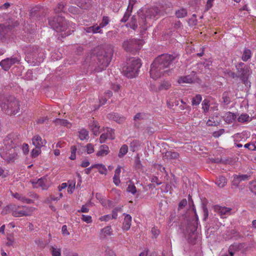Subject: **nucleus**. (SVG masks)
Instances as JSON below:
<instances>
[{"mask_svg":"<svg viewBox=\"0 0 256 256\" xmlns=\"http://www.w3.org/2000/svg\"><path fill=\"white\" fill-rule=\"evenodd\" d=\"M8 28L4 24H0V41L4 42L7 38Z\"/></svg>","mask_w":256,"mask_h":256,"instance_id":"obj_19","label":"nucleus"},{"mask_svg":"<svg viewBox=\"0 0 256 256\" xmlns=\"http://www.w3.org/2000/svg\"><path fill=\"white\" fill-rule=\"evenodd\" d=\"M13 196L15 198H17L18 200L24 202H26V204H31L33 202L32 200L29 199V198H27L21 196L20 194H18V192L14 193L13 194Z\"/></svg>","mask_w":256,"mask_h":256,"instance_id":"obj_25","label":"nucleus"},{"mask_svg":"<svg viewBox=\"0 0 256 256\" xmlns=\"http://www.w3.org/2000/svg\"><path fill=\"white\" fill-rule=\"evenodd\" d=\"M149 114L146 112H138L137 113L134 118V120L135 121L136 120H143L148 119L149 118Z\"/></svg>","mask_w":256,"mask_h":256,"instance_id":"obj_23","label":"nucleus"},{"mask_svg":"<svg viewBox=\"0 0 256 256\" xmlns=\"http://www.w3.org/2000/svg\"><path fill=\"white\" fill-rule=\"evenodd\" d=\"M192 82L193 80L191 76L190 75L184 76H181L178 78V82L180 84L184 83L190 84L192 83Z\"/></svg>","mask_w":256,"mask_h":256,"instance_id":"obj_24","label":"nucleus"},{"mask_svg":"<svg viewBox=\"0 0 256 256\" xmlns=\"http://www.w3.org/2000/svg\"><path fill=\"white\" fill-rule=\"evenodd\" d=\"M202 209H203V212H204V220L206 221V220L208 216V209L205 204H203L202 206Z\"/></svg>","mask_w":256,"mask_h":256,"instance_id":"obj_52","label":"nucleus"},{"mask_svg":"<svg viewBox=\"0 0 256 256\" xmlns=\"http://www.w3.org/2000/svg\"><path fill=\"white\" fill-rule=\"evenodd\" d=\"M198 226L196 222H190L186 227V233L188 234V238L190 243L195 244L198 238Z\"/></svg>","mask_w":256,"mask_h":256,"instance_id":"obj_9","label":"nucleus"},{"mask_svg":"<svg viewBox=\"0 0 256 256\" xmlns=\"http://www.w3.org/2000/svg\"><path fill=\"white\" fill-rule=\"evenodd\" d=\"M171 86L170 84L168 81H164L161 83L158 87V90H168Z\"/></svg>","mask_w":256,"mask_h":256,"instance_id":"obj_36","label":"nucleus"},{"mask_svg":"<svg viewBox=\"0 0 256 256\" xmlns=\"http://www.w3.org/2000/svg\"><path fill=\"white\" fill-rule=\"evenodd\" d=\"M249 188L252 192L256 194V180L252 182L250 184Z\"/></svg>","mask_w":256,"mask_h":256,"instance_id":"obj_53","label":"nucleus"},{"mask_svg":"<svg viewBox=\"0 0 256 256\" xmlns=\"http://www.w3.org/2000/svg\"><path fill=\"white\" fill-rule=\"evenodd\" d=\"M231 210L230 208L226 207H220L219 208V212L221 215L226 214L229 213Z\"/></svg>","mask_w":256,"mask_h":256,"instance_id":"obj_44","label":"nucleus"},{"mask_svg":"<svg viewBox=\"0 0 256 256\" xmlns=\"http://www.w3.org/2000/svg\"><path fill=\"white\" fill-rule=\"evenodd\" d=\"M52 256H60L61 250L60 249H56L54 247H52Z\"/></svg>","mask_w":256,"mask_h":256,"instance_id":"obj_51","label":"nucleus"},{"mask_svg":"<svg viewBox=\"0 0 256 256\" xmlns=\"http://www.w3.org/2000/svg\"><path fill=\"white\" fill-rule=\"evenodd\" d=\"M252 56L251 50L248 48H244L243 54L242 56V59L244 62L248 61L249 59Z\"/></svg>","mask_w":256,"mask_h":256,"instance_id":"obj_29","label":"nucleus"},{"mask_svg":"<svg viewBox=\"0 0 256 256\" xmlns=\"http://www.w3.org/2000/svg\"><path fill=\"white\" fill-rule=\"evenodd\" d=\"M96 168L98 170V172L101 174H106L107 170L105 166L102 164H95Z\"/></svg>","mask_w":256,"mask_h":256,"instance_id":"obj_37","label":"nucleus"},{"mask_svg":"<svg viewBox=\"0 0 256 256\" xmlns=\"http://www.w3.org/2000/svg\"><path fill=\"white\" fill-rule=\"evenodd\" d=\"M126 190L128 192H130L133 194H135L136 192V187L135 186L134 184L131 182L128 184Z\"/></svg>","mask_w":256,"mask_h":256,"instance_id":"obj_38","label":"nucleus"},{"mask_svg":"<svg viewBox=\"0 0 256 256\" xmlns=\"http://www.w3.org/2000/svg\"><path fill=\"white\" fill-rule=\"evenodd\" d=\"M53 122H54L56 125L64 126H68V124H70L67 120L60 118L55 119L53 120Z\"/></svg>","mask_w":256,"mask_h":256,"instance_id":"obj_30","label":"nucleus"},{"mask_svg":"<svg viewBox=\"0 0 256 256\" xmlns=\"http://www.w3.org/2000/svg\"><path fill=\"white\" fill-rule=\"evenodd\" d=\"M111 226H107L102 230V232L104 234L105 236L111 234Z\"/></svg>","mask_w":256,"mask_h":256,"instance_id":"obj_54","label":"nucleus"},{"mask_svg":"<svg viewBox=\"0 0 256 256\" xmlns=\"http://www.w3.org/2000/svg\"><path fill=\"white\" fill-rule=\"evenodd\" d=\"M151 182H155L158 186L162 184V182H160L157 176H154L152 178Z\"/></svg>","mask_w":256,"mask_h":256,"instance_id":"obj_63","label":"nucleus"},{"mask_svg":"<svg viewBox=\"0 0 256 256\" xmlns=\"http://www.w3.org/2000/svg\"><path fill=\"white\" fill-rule=\"evenodd\" d=\"M136 16H133L131 18L130 28L134 30H136L138 28V24L136 22Z\"/></svg>","mask_w":256,"mask_h":256,"instance_id":"obj_40","label":"nucleus"},{"mask_svg":"<svg viewBox=\"0 0 256 256\" xmlns=\"http://www.w3.org/2000/svg\"><path fill=\"white\" fill-rule=\"evenodd\" d=\"M109 18L106 16H104L102 22L100 23V27L104 28L109 23Z\"/></svg>","mask_w":256,"mask_h":256,"instance_id":"obj_45","label":"nucleus"},{"mask_svg":"<svg viewBox=\"0 0 256 256\" xmlns=\"http://www.w3.org/2000/svg\"><path fill=\"white\" fill-rule=\"evenodd\" d=\"M114 54V48L112 46L106 45L102 47L97 48L96 64L98 71H101L105 69L112 60Z\"/></svg>","mask_w":256,"mask_h":256,"instance_id":"obj_2","label":"nucleus"},{"mask_svg":"<svg viewBox=\"0 0 256 256\" xmlns=\"http://www.w3.org/2000/svg\"><path fill=\"white\" fill-rule=\"evenodd\" d=\"M108 135L106 132L103 133L100 138V142L102 144L105 142L106 140L108 138Z\"/></svg>","mask_w":256,"mask_h":256,"instance_id":"obj_57","label":"nucleus"},{"mask_svg":"<svg viewBox=\"0 0 256 256\" xmlns=\"http://www.w3.org/2000/svg\"><path fill=\"white\" fill-rule=\"evenodd\" d=\"M108 118L118 124L123 123L126 120L124 116H120V114L117 113L110 114L108 115Z\"/></svg>","mask_w":256,"mask_h":256,"instance_id":"obj_17","label":"nucleus"},{"mask_svg":"<svg viewBox=\"0 0 256 256\" xmlns=\"http://www.w3.org/2000/svg\"><path fill=\"white\" fill-rule=\"evenodd\" d=\"M9 140H10V144L12 148H16V146H18L19 144V141L18 139L14 138L12 140L11 138H8Z\"/></svg>","mask_w":256,"mask_h":256,"instance_id":"obj_56","label":"nucleus"},{"mask_svg":"<svg viewBox=\"0 0 256 256\" xmlns=\"http://www.w3.org/2000/svg\"><path fill=\"white\" fill-rule=\"evenodd\" d=\"M68 10L70 13L74 14H78L80 12V9L78 8L73 6H70Z\"/></svg>","mask_w":256,"mask_h":256,"instance_id":"obj_49","label":"nucleus"},{"mask_svg":"<svg viewBox=\"0 0 256 256\" xmlns=\"http://www.w3.org/2000/svg\"><path fill=\"white\" fill-rule=\"evenodd\" d=\"M26 60L32 66L38 65L44 60V54L38 46H30L26 50Z\"/></svg>","mask_w":256,"mask_h":256,"instance_id":"obj_5","label":"nucleus"},{"mask_svg":"<svg viewBox=\"0 0 256 256\" xmlns=\"http://www.w3.org/2000/svg\"><path fill=\"white\" fill-rule=\"evenodd\" d=\"M86 152L88 154H90L94 152L93 146L91 144H88L86 146Z\"/></svg>","mask_w":256,"mask_h":256,"instance_id":"obj_58","label":"nucleus"},{"mask_svg":"<svg viewBox=\"0 0 256 256\" xmlns=\"http://www.w3.org/2000/svg\"><path fill=\"white\" fill-rule=\"evenodd\" d=\"M238 120L240 122H247L250 120V116L248 114H242L240 116H238Z\"/></svg>","mask_w":256,"mask_h":256,"instance_id":"obj_35","label":"nucleus"},{"mask_svg":"<svg viewBox=\"0 0 256 256\" xmlns=\"http://www.w3.org/2000/svg\"><path fill=\"white\" fill-rule=\"evenodd\" d=\"M113 181L116 186H118L120 182V176H114L113 177Z\"/></svg>","mask_w":256,"mask_h":256,"instance_id":"obj_62","label":"nucleus"},{"mask_svg":"<svg viewBox=\"0 0 256 256\" xmlns=\"http://www.w3.org/2000/svg\"><path fill=\"white\" fill-rule=\"evenodd\" d=\"M128 8H129L128 7V9H127V11L125 12L123 18L120 20V22H122L124 23L128 21V20L130 15V12H132V10H130V12L128 11Z\"/></svg>","mask_w":256,"mask_h":256,"instance_id":"obj_43","label":"nucleus"},{"mask_svg":"<svg viewBox=\"0 0 256 256\" xmlns=\"http://www.w3.org/2000/svg\"><path fill=\"white\" fill-rule=\"evenodd\" d=\"M152 233L154 237L156 238L160 234V231L159 230L156 229V228L154 227L152 229Z\"/></svg>","mask_w":256,"mask_h":256,"instance_id":"obj_60","label":"nucleus"},{"mask_svg":"<svg viewBox=\"0 0 256 256\" xmlns=\"http://www.w3.org/2000/svg\"><path fill=\"white\" fill-rule=\"evenodd\" d=\"M0 106L8 115H15L20 112L19 101L12 96L0 94Z\"/></svg>","mask_w":256,"mask_h":256,"instance_id":"obj_3","label":"nucleus"},{"mask_svg":"<svg viewBox=\"0 0 256 256\" xmlns=\"http://www.w3.org/2000/svg\"><path fill=\"white\" fill-rule=\"evenodd\" d=\"M79 138L81 140L88 138V132L86 129H82L79 132Z\"/></svg>","mask_w":256,"mask_h":256,"instance_id":"obj_33","label":"nucleus"},{"mask_svg":"<svg viewBox=\"0 0 256 256\" xmlns=\"http://www.w3.org/2000/svg\"><path fill=\"white\" fill-rule=\"evenodd\" d=\"M236 68L238 78L246 87H250V82L248 78L252 73L250 68L242 62L238 63Z\"/></svg>","mask_w":256,"mask_h":256,"instance_id":"obj_8","label":"nucleus"},{"mask_svg":"<svg viewBox=\"0 0 256 256\" xmlns=\"http://www.w3.org/2000/svg\"><path fill=\"white\" fill-rule=\"evenodd\" d=\"M62 232L64 236H68L70 234V233L67 230V226L66 225H64L62 226Z\"/></svg>","mask_w":256,"mask_h":256,"instance_id":"obj_61","label":"nucleus"},{"mask_svg":"<svg viewBox=\"0 0 256 256\" xmlns=\"http://www.w3.org/2000/svg\"><path fill=\"white\" fill-rule=\"evenodd\" d=\"M227 183L226 178L224 176H220L219 178L217 179L216 184L218 185L220 188H223L225 186V185Z\"/></svg>","mask_w":256,"mask_h":256,"instance_id":"obj_28","label":"nucleus"},{"mask_svg":"<svg viewBox=\"0 0 256 256\" xmlns=\"http://www.w3.org/2000/svg\"><path fill=\"white\" fill-rule=\"evenodd\" d=\"M187 204V201L186 199H183L178 204V208H182L184 206H186Z\"/></svg>","mask_w":256,"mask_h":256,"instance_id":"obj_64","label":"nucleus"},{"mask_svg":"<svg viewBox=\"0 0 256 256\" xmlns=\"http://www.w3.org/2000/svg\"><path fill=\"white\" fill-rule=\"evenodd\" d=\"M24 210H16L12 212V215L14 217H19L22 216H30L34 211V208L32 207H24Z\"/></svg>","mask_w":256,"mask_h":256,"instance_id":"obj_13","label":"nucleus"},{"mask_svg":"<svg viewBox=\"0 0 256 256\" xmlns=\"http://www.w3.org/2000/svg\"><path fill=\"white\" fill-rule=\"evenodd\" d=\"M250 177V176L248 174H234L232 185L235 186L236 188H238L242 181L248 180Z\"/></svg>","mask_w":256,"mask_h":256,"instance_id":"obj_14","label":"nucleus"},{"mask_svg":"<svg viewBox=\"0 0 256 256\" xmlns=\"http://www.w3.org/2000/svg\"><path fill=\"white\" fill-rule=\"evenodd\" d=\"M90 126L94 134L97 136L100 134V126L96 122L94 121L90 125Z\"/></svg>","mask_w":256,"mask_h":256,"instance_id":"obj_26","label":"nucleus"},{"mask_svg":"<svg viewBox=\"0 0 256 256\" xmlns=\"http://www.w3.org/2000/svg\"><path fill=\"white\" fill-rule=\"evenodd\" d=\"M224 132V129L221 128L218 131L214 132H212V134L214 137L217 138L220 137L221 135H222Z\"/></svg>","mask_w":256,"mask_h":256,"instance_id":"obj_47","label":"nucleus"},{"mask_svg":"<svg viewBox=\"0 0 256 256\" xmlns=\"http://www.w3.org/2000/svg\"><path fill=\"white\" fill-rule=\"evenodd\" d=\"M176 15L178 18H184L187 15V10L185 8H181L176 11Z\"/></svg>","mask_w":256,"mask_h":256,"instance_id":"obj_32","label":"nucleus"},{"mask_svg":"<svg viewBox=\"0 0 256 256\" xmlns=\"http://www.w3.org/2000/svg\"><path fill=\"white\" fill-rule=\"evenodd\" d=\"M163 157L164 158L168 160H172L178 159L180 154L177 152L170 150L166 151L164 153Z\"/></svg>","mask_w":256,"mask_h":256,"instance_id":"obj_15","label":"nucleus"},{"mask_svg":"<svg viewBox=\"0 0 256 256\" xmlns=\"http://www.w3.org/2000/svg\"><path fill=\"white\" fill-rule=\"evenodd\" d=\"M45 14L42 8L38 7L32 8L30 12V16L33 20H42Z\"/></svg>","mask_w":256,"mask_h":256,"instance_id":"obj_11","label":"nucleus"},{"mask_svg":"<svg viewBox=\"0 0 256 256\" xmlns=\"http://www.w3.org/2000/svg\"><path fill=\"white\" fill-rule=\"evenodd\" d=\"M106 132L108 136V138L111 139V140H114V130H112V128H106Z\"/></svg>","mask_w":256,"mask_h":256,"instance_id":"obj_50","label":"nucleus"},{"mask_svg":"<svg viewBox=\"0 0 256 256\" xmlns=\"http://www.w3.org/2000/svg\"><path fill=\"white\" fill-rule=\"evenodd\" d=\"M48 24L56 32H64V34H61L62 37L64 38L70 34V30L66 32L68 28V23L64 17L57 16L50 18H48Z\"/></svg>","mask_w":256,"mask_h":256,"instance_id":"obj_6","label":"nucleus"},{"mask_svg":"<svg viewBox=\"0 0 256 256\" xmlns=\"http://www.w3.org/2000/svg\"><path fill=\"white\" fill-rule=\"evenodd\" d=\"M128 152V146L126 144H124L120 148L119 153L118 154V156L120 158H122Z\"/></svg>","mask_w":256,"mask_h":256,"instance_id":"obj_31","label":"nucleus"},{"mask_svg":"<svg viewBox=\"0 0 256 256\" xmlns=\"http://www.w3.org/2000/svg\"><path fill=\"white\" fill-rule=\"evenodd\" d=\"M246 246L245 243H235L230 246V250H234L235 252L239 251L244 248Z\"/></svg>","mask_w":256,"mask_h":256,"instance_id":"obj_27","label":"nucleus"},{"mask_svg":"<svg viewBox=\"0 0 256 256\" xmlns=\"http://www.w3.org/2000/svg\"><path fill=\"white\" fill-rule=\"evenodd\" d=\"M65 6L62 2L58 3L56 8H54V12L56 13H60L62 12H64Z\"/></svg>","mask_w":256,"mask_h":256,"instance_id":"obj_41","label":"nucleus"},{"mask_svg":"<svg viewBox=\"0 0 256 256\" xmlns=\"http://www.w3.org/2000/svg\"><path fill=\"white\" fill-rule=\"evenodd\" d=\"M82 219L87 223H90L92 222V217L90 216H86L84 214L82 215Z\"/></svg>","mask_w":256,"mask_h":256,"instance_id":"obj_59","label":"nucleus"},{"mask_svg":"<svg viewBox=\"0 0 256 256\" xmlns=\"http://www.w3.org/2000/svg\"><path fill=\"white\" fill-rule=\"evenodd\" d=\"M32 144L36 148H40L46 144L45 140H42L39 136H36L32 138Z\"/></svg>","mask_w":256,"mask_h":256,"instance_id":"obj_16","label":"nucleus"},{"mask_svg":"<svg viewBox=\"0 0 256 256\" xmlns=\"http://www.w3.org/2000/svg\"><path fill=\"white\" fill-rule=\"evenodd\" d=\"M202 108L204 110V113H206L208 112L210 108L209 100L205 99L202 102Z\"/></svg>","mask_w":256,"mask_h":256,"instance_id":"obj_39","label":"nucleus"},{"mask_svg":"<svg viewBox=\"0 0 256 256\" xmlns=\"http://www.w3.org/2000/svg\"><path fill=\"white\" fill-rule=\"evenodd\" d=\"M20 60L17 58H6L0 62V66L4 70H8L12 65L18 63Z\"/></svg>","mask_w":256,"mask_h":256,"instance_id":"obj_12","label":"nucleus"},{"mask_svg":"<svg viewBox=\"0 0 256 256\" xmlns=\"http://www.w3.org/2000/svg\"><path fill=\"white\" fill-rule=\"evenodd\" d=\"M222 102L225 104H230V100L228 92H224L222 96Z\"/></svg>","mask_w":256,"mask_h":256,"instance_id":"obj_42","label":"nucleus"},{"mask_svg":"<svg viewBox=\"0 0 256 256\" xmlns=\"http://www.w3.org/2000/svg\"><path fill=\"white\" fill-rule=\"evenodd\" d=\"M176 54H163L155 58L151 64L150 71V76L154 80H157L162 76L168 72V68L177 57Z\"/></svg>","mask_w":256,"mask_h":256,"instance_id":"obj_1","label":"nucleus"},{"mask_svg":"<svg viewBox=\"0 0 256 256\" xmlns=\"http://www.w3.org/2000/svg\"><path fill=\"white\" fill-rule=\"evenodd\" d=\"M40 148H36L32 150L31 152V156L32 158L37 157L40 153Z\"/></svg>","mask_w":256,"mask_h":256,"instance_id":"obj_48","label":"nucleus"},{"mask_svg":"<svg viewBox=\"0 0 256 256\" xmlns=\"http://www.w3.org/2000/svg\"><path fill=\"white\" fill-rule=\"evenodd\" d=\"M32 183L34 186V184H38L43 190H46L49 186L47 178L44 177L38 179L36 182H32Z\"/></svg>","mask_w":256,"mask_h":256,"instance_id":"obj_18","label":"nucleus"},{"mask_svg":"<svg viewBox=\"0 0 256 256\" xmlns=\"http://www.w3.org/2000/svg\"><path fill=\"white\" fill-rule=\"evenodd\" d=\"M132 216L128 214H126L124 216L123 222L122 229L128 230L130 228L131 226Z\"/></svg>","mask_w":256,"mask_h":256,"instance_id":"obj_20","label":"nucleus"},{"mask_svg":"<svg viewBox=\"0 0 256 256\" xmlns=\"http://www.w3.org/2000/svg\"><path fill=\"white\" fill-rule=\"evenodd\" d=\"M122 47L128 52L136 51L140 49L139 40L136 39L124 40Z\"/></svg>","mask_w":256,"mask_h":256,"instance_id":"obj_10","label":"nucleus"},{"mask_svg":"<svg viewBox=\"0 0 256 256\" xmlns=\"http://www.w3.org/2000/svg\"><path fill=\"white\" fill-rule=\"evenodd\" d=\"M142 66L140 59L131 58L126 66L122 68L124 74L128 78H133L137 76L139 69Z\"/></svg>","mask_w":256,"mask_h":256,"instance_id":"obj_7","label":"nucleus"},{"mask_svg":"<svg viewBox=\"0 0 256 256\" xmlns=\"http://www.w3.org/2000/svg\"><path fill=\"white\" fill-rule=\"evenodd\" d=\"M135 167L137 170H141L142 167L138 156H136L135 158Z\"/></svg>","mask_w":256,"mask_h":256,"instance_id":"obj_46","label":"nucleus"},{"mask_svg":"<svg viewBox=\"0 0 256 256\" xmlns=\"http://www.w3.org/2000/svg\"><path fill=\"white\" fill-rule=\"evenodd\" d=\"M244 147L251 150H256V146L254 144L252 143L246 144H244Z\"/></svg>","mask_w":256,"mask_h":256,"instance_id":"obj_55","label":"nucleus"},{"mask_svg":"<svg viewBox=\"0 0 256 256\" xmlns=\"http://www.w3.org/2000/svg\"><path fill=\"white\" fill-rule=\"evenodd\" d=\"M202 97L200 94H198L192 98V106H198L202 101Z\"/></svg>","mask_w":256,"mask_h":256,"instance_id":"obj_34","label":"nucleus"},{"mask_svg":"<svg viewBox=\"0 0 256 256\" xmlns=\"http://www.w3.org/2000/svg\"><path fill=\"white\" fill-rule=\"evenodd\" d=\"M110 152L108 146L104 144L100 146V150L96 153L98 156H103L107 155Z\"/></svg>","mask_w":256,"mask_h":256,"instance_id":"obj_21","label":"nucleus"},{"mask_svg":"<svg viewBox=\"0 0 256 256\" xmlns=\"http://www.w3.org/2000/svg\"><path fill=\"white\" fill-rule=\"evenodd\" d=\"M236 118V116L234 113L228 112L224 116V121L228 124L232 122Z\"/></svg>","mask_w":256,"mask_h":256,"instance_id":"obj_22","label":"nucleus"},{"mask_svg":"<svg viewBox=\"0 0 256 256\" xmlns=\"http://www.w3.org/2000/svg\"><path fill=\"white\" fill-rule=\"evenodd\" d=\"M160 11L157 7L150 8L148 9L145 13L143 10L138 12V22L140 28V32H144L147 30L146 19H152L156 18L160 14Z\"/></svg>","mask_w":256,"mask_h":256,"instance_id":"obj_4","label":"nucleus"}]
</instances>
